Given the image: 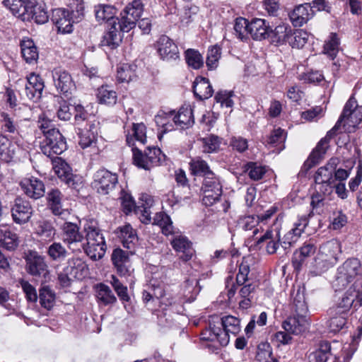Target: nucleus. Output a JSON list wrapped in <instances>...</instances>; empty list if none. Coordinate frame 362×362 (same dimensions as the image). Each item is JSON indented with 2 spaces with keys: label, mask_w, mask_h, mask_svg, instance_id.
<instances>
[{
  "label": "nucleus",
  "mask_w": 362,
  "mask_h": 362,
  "mask_svg": "<svg viewBox=\"0 0 362 362\" xmlns=\"http://www.w3.org/2000/svg\"><path fill=\"white\" fill-rule=\"evenodd\" d=\"M249 24L250 22L244 18H238L235 20L234 31L236 36L241 40H245L247 39V35L249 34Z\"/></svg>",
  "instance_id": "obj_58"
},
{
  "label": "nucleus",
  "mask_w": 362,
  "mask_h": 362,
  "mask_svg": "<svg viewBox=\"0 0 362 362\" xmlns=\"http://www.w3.org/2000/svg\"><path fill=\"white\" fill-rule=\"evenodd\" d=\"M292 28L287 23H281L275 27L274 30L269 29V37L272 43L283 45L288 42Z\"/></svg>",
  "instance_id": "obj_25"
},
{
  "label": "nucleus",
  "mask_w": 362,
  "mask_h": 362,
  "mask_svg": "<svg viewBox=\"0 0 362 362\" xmlns=\"http://www.w3.org/2000/svg\"><path fill=\"white\" fill-rule=\"evenodd\" d=\"M256 362H279L272 353L271 345L268 342H261L257 346Z\"/></svg>",
  "instance_id": "obj_46"
},
{
  "label": "nucleus",
  "mask_w": 362,
  "mask_h": 362,
  "mask_svg": "<svg viewBox=\"0 0 362 362\" xmlns=\"http://www.w3.org/2000/svg\"><path fill=\"white\" fill-rule=\"evenodd\" d=\"M118 236L122 240L123 246L127 249L134 248L138 240L137 235L130 224L117 228Z\"/></svg>",
  "instance_id": "obj_33"
},
{
  "label": "nucleus",
  "mask_w": 362,
  "mask_h": 362,
  "mask_svg": "<svg viewBox=\"0 0 362 362\" xmlns=\"http://www.w3.org/2000/svg\"><path fill=\"white\" fill-rule=\"evenodd\" d=\"M352 281L353 279L337 269L335 279L332 282V287L335 291H341L344 290Z\"/></svg>",
  "instance_id": "obj_64"
},
{
  "label": "nucleus",
  "mask_w": 362,
  "mask_h": 362,
  "mask_svg": "<svg viewBox=\"0 0 362 362\" xmlns=\"http://www.w3.org/2000/svg\"><path fill=\"white\" fill-rule=\"evenodd\" d=\"M335 172V161L331 160L327 165L318 168L315 175L316 187L324 194H329L332 192L336 178L334 177Z\"/></svg>",
  "instance_id": "obj_5"
},
{
  "label": "nucleus",
  "mask_w": 362,
  "mask_h": 362,
  "mask_svg": "<svg viewBox=\"0 0 362 362\" xmlns=\"http://www.w3.org/2000/svg\"><path fill=\"white\" fill-rule=\"evenodd\" d=\"M221 325L223 330L220 327L219 344L225 346L229 343L230 334L235 336L240 332V320L232 315H228L221 318Z\"/></svg>",
  "instance_id": "obj_9"
},
{
  "label": "nucleus",
  "mask_w": 362,
  "mask_h": 362,
  "mask_svg": "<svg viewBox=\"0 0 362 362\" xmlns=\"http://www.w3.org/2000/svg\"><path fill=\"white\" fill-rule=\"evenodd\" d=\"M308 321L306 314L296 313L295 315L288 317L282 325L287 332L293 334H300L308 328Z\"/></svg>",
  "instance_id": "obj_19"
},
{
  "label": "nucleus",
  "mask_w": 362,
  "mask_h": 362,
  "mask_svg": "<svg viewBox=\"0 0 362 362\" xmlns=\"http://www.w3.org/2000/svg\"><path fill=\"white\" fill-rule=\"evenodd\" d=\"M53 80L57 90L68 98L75 89V84L71 75L66 71L55 70L53 72Z\"/></svg>",
  "instance_id": "obj_15"
},
{
  "label": "nucleus",
  "mask_w": 362,
  "mask_h": 362,
  "mask_svg": "<svg viewBox=\"0 0 362 362\" xmlns=\"http://www.w3.org/2000/svg\"><path fill=\"white\" fill-rule=\"evenodd\" d=\"M119 31L116 20H114L109 31L103 36L101 45L107 46L112 49L117 48L122 40V36Z\"/></svg>",
  "instance_id": "obj_30"
},
{
  "label": "nucleus",
  "mask_w": 362,
  "mask_h": 362,
  "mask_svg": "<svg viewBox=\"0 0 362 362\" xmlns=\"http://www.w3.org/2000/svg\"><path fill=\"white\" fill-rule=\"evenodd\" d=\"M204 144V152L213 153L218 151L221 144V139L218 136L211 134L202 139Z\"/></svg>",
  "instance_id": "obj_60"
},
{
  "label": "nucleus",
  "mask_w": 362,
  "mask_h": 362,
  "mask_svg": "<svg viewBox=\"0 0 362 362\" xmlns=\"http://www.w3.org/2000/svg\"><path fill=\"white\" fill-rule=\"evenodd\" d=\"M47 255L52 260L59 262L66 258L68 251L60 243L54 242L48 247Z\"/></svg>",
  "instance_id": "obj_53"
},
{
  "label": "nucleus",
  "mask_w": 362,
  "mask_h": 362,
  "mask_svg": "<svg viewBox=\"0 0 362 362\" xmlns=\"http://www.w3.org/2000/svg\"><path fill=\"white\" fill-rule=\"evenodd\" d=\"M316 250L313 243H305L301 247L297 250L292 258V264L295 269H300L305 259L313 255Z\"/></svg>",
  "instance_id": "obj_32"
},
{
  "label": "nucleus",
  "mask_w": 362,
  "mask_h": 362,
  "mask_svg": "<svg viewBox=\"0 0 362 362\" xmlns=\"http://www.w3.org/2000/svg\"><path fill=\"white\" fill-rule=\"evenodd\" d=\"M173 121L181 129H188L194 124L193 110L189 105L182 106L177 114L173 115Z\"/></svg>",
  "instance_id": "obj_22"
},
{
  "label": "nucleus",
  "mask_w": 362,
  "mask_h": 362,
  "mask_svg": "<svg viewBox=\"0 0 362 362\" xmlns=\"http://www.w3.org/2000/svg\"><path fill=\"white\" fill-rule=\"evenodd\" d=\"M124 10L129 13L130 16L139 21L144 11V4L141 0H134L127 4Z\"/></svg>",
  "instance_id": "obj_63"
},
{
  "label": "nucleus",
  "mask_w": 362,
  "mask_h": 362,
  "mask_svg": "<svg viewBox=\"0 0 362 362\" xmlns=\"http://www.w3.org/2000/svg\"><path fill=\"white\" fill-rule=\"evenodd\" d=\"M158 52L163 60L170 61L179 58L177 46L166 35L160 37L157 42Z\"/></svg>",
  "instance_id": "obj_18"
},
{
  "label": "nucleus",
  "mask_w": 362,
  "mask_h": 362,
  "mask_svg": "<svg viewBox=\"0 0 362 362\" xmlns=\"http://www.w3.org/2000/svg\"><path fill=\"white\" fill-rule=\"evenodd\" d=\"M309 38V34L303 30H292L291 34L288 44L293 48H303L304 45L308 42Z\"/></svg>",
  "instance_id": "obj_54"
},
{
  "label": "nucleus",
  "mask_w": 362,
  "mask_h": 362,
  "mask_svg": "<svg viewBox=\"0 0 362 362\" xmlns=\"http://www.w3.org/2000/svg\"><path fill=\"white\" fill-rule=\"evenodd\" d=\"M270 27L264 19L255 18L249 24V34L255 40H262L269 37Z\"/></svg>",
  "instance_id": "obj_23"
},
{
  "label": "nucleus",
  "mask_w": 362,
  "mask_h": 362,
  "mask_svg": "<svg viewBox=\"0 0 362 362\" xmlns=\"http://www.w3.org/2000/svg\"><path fill=\"white\" fill-rule=\"evenodd\" d=\"M21 47L22 56L28 63H32L37 59V49L33 40H23Z\"/></svg>",
  "instance_id": "obj_49"
},
{
  "label": "nucleus",
  "mask_w": 362,
  "mask_h": 362,
  "mask_svg": "<svg viewBox=\"0 0 362 362\" xmlns=\"http://www.w3.org/2000/svg\"><path fill=\"white\" fill-rule=\"evenodd\" d=\"M185 57L187 65L194 69H199L204 66L203 57L196 49H187L185 52Z\"/></svg>",
  "instance_id": "obj_52"
},
{
  "label": "nucleus",
  "mask_w": 362,
  "mask_h": 362,
  "mask_svg": "<svg viewBox=\"0 0 362 362\" xmlns=\"http://www.w3.org/2000/svg\"><path fill=\"white\" fill-rule=\"evenodd\" d=\"M339 39L336 33H331L329 40L324 46V52L330 58L334 59L339 51Z\"/></svg>",
  "instance_id": "obj_59"
},
{
  "label": "nucleus",
  "mask_w": 362,
  "mask_h": 362,
  "mask_svg": "<svg viewBox=\"0 0 362 362\" xmlns=\"http://www.w3.org/2000/svg\"><path fill=\"white\" fill-rule=\"evenodd\" d=\"M67 264V267L71 269V273L76 279L82 280L89 274L88 265L81 259H69Z\"/></svg>",
  "instance_id": "obj_39"
},
{
  "label": "nucleus",
  "mask_w": 362,
  "mask_h": 362,
  "mask_svg": "<svg viewBox=\"0 0 362 362\" xmlns=\"http://www.w3.org/2000/svg\"><path fill=\"white\" fill-rule=\"evenodd\" d=\"M244 169L250 178L255 181L261 180L266 173L265 168L255 162L247 163Z\"/></svg>",
  "instance_id": "obj_56"
},
{
  "label": "nucleus",
  "mask_w": 362,
  "mask_h": 362,
  "mask_svg": "<svg viewBox=\"0 0 362 362\" xmlns=\"http://www.w3.org/2000/svg\"><path fill=\"white\" fill-rule=\"evenodd\" d=\"M18 142L12 143L8 139L0 133V157L6 162L10 161L19 151Z\"/></svg>",
  "instance_id": "obj_28"
},
{
  "label": "nucleus",
  "mask_w": 362,
  "mask_h": 362,
  "mask_svg": "<svg viewBox=\"0 0 362 362\" xmlns=\"http://www.w3.org/2000/svg\"><path fill=\"white\" fill-rule=\"evenodd\" d=\"M117 182V174L101 169L94 175L93 188L99 194L106 195L115 187Z\"/></svg>",
  "instance_id": "obj_7"
},
{
  "label": "nucleus",
  "mask_w": 362,
  "mask_h": 362,
  "mask_svg": "<svg viewBox=\"0 0 362 362\" xmlns=\"http://www.w3.org/2000/svg\"><path fill=\"white\" fill-rule=\"evenodd\" d=\"M25 269L33 276H44L49 274V267L45 257L37 251L29 250L25 255Z\"/></svg>",
  "instance_id": "obj_6"
},
{
  "label": "nucleus",
  "mask_w": 362,
  "mask_h": 362,
  "mask_svg": "<svg viewBox=\"0 0 362 362\" xmlns=\"http://www.w3.org/2000/svg\"><path fill=\"white\" fill-rule=\"evenodd\" d=\"M40 305L47 310H50L55 300V295L48 286H43L39 292Z\"/></svg>",
  "instance_id": "obj_57"
},
{
  "label": "nucleus",
  "mask_w": 362,
  "mask_h": 362,
  "mask_svg": "<svg viewBox=\"0 0 362 362\" xmlns=\"http://www.w3.org/2000/svg\"><path fill=\"white\" fill-rule=\"evenodd\" d=\"M305 288L304 286H298L297 289L295 290L292 294L293 305L296 313H300V315L307 314L308 308L305 301Z\"/></svg>",
  "instance_id": "obj_37"
},
{
  "label": "nucleus",
  "mask_w": 362,
  "mask_h": 362,
  "mask_svg": "<svg viewBox=\"0 0 362 362\" xmlns=\"http://www.w3.org/2000/svg\"><path fill=\"white\" fill-rule=\"evenodd\" d=\"M338 269L353 280L362 274L361 262L357 258L348 259Z\"/></svg>",
  "instance_id": "obj_41"
},
{
  "label": "nucleus",
  "mask_w": 362,
  "mask_h": 362,
  "mask_svg": "<svg viewBox=\"0 0 362 362\" xmlns=\"http://www.w3.org/2000/svg\"><path fill=\"white\" fill-rule=\"evenodd\" d=\"M63 232L64 242L70 249L76 250L74 246L83 240V235L79 233L78 226L71 222H66L63 227Z\"/></svg>",
  "instance_id": "obj_24"
},
{
  "label": "nucleus",
  "mask_w": 362,
  "mask_h": 362,
  "mask_svg": "<svg viewBox=\"0 0 362 362\" xmlns=\"http://www.w3.org/2000/svg\"><path fill=\"white\" fill-rule=\"evenodd\" d=\"M133 163L146 170L161 164L165 160V155L156 146H148L144 153L138 148H132Z\"/></svg>",
  "instance_id": "obj_2"
},
{
  "label": "nucleus",
  "mask_w": 362,
  "mask_h": 362,
  "mask_svg": "<svg viewBox=\"0 0 362 362\" xmlns=\"http://www.w3.org/2000/svg\"><path fill=\"white\" fill-rule=\"evenodd\" d=\"M63 194L58 189H52L46 197L47 208L54 216L66 220L69 216L70 211L63 208Z\"/></svg>",
  "instance_id": "obj_11"
},
{
  "label": "nucleus",
  "mask_w": 362,
  "mask_h": 362,
  "mask_svg": "<svg viewBox=\"0 0 362 362\" xmlns=\"http://www.w3.org/2000/svg\"><path fill=\"white\" fill-rule=\"evenodd\" d=\"M193 92L196 98L200 100H204L213 95L214 89L208 78L197 77L194 82Z\"/></svg>",
  "instance_id": "obj_26"
},
{
  "label": "nucleus",
  "mask_w": 362,
  "mask_h": 362,
  "mask_svg": "<svg viewBox=\"0 0 362 362\" xmlns=\"http://www.w3.org/2000/svg\"><path fill=\"white\" fill-rule=\"evenodd\" d=\"M0 245L4 249L13 251L18 245L19 240L16 233L11 232L6 226L0 227Z\"/></svg>",
  "instance_id": "obj_31"
},
{
  "label": "nucleus",
  "mask_w": 362,
  "mask_h": 362,
  "mask_svg": "<svg viewBox=\"0 0 362 362\" xmlns=\"http://www.w3.org/2000/svg\"><path fill=\"white\" fill-rule=\"evenodd\" d=\"M356 296V286L351 285L346 291L341 300L339 302L337 306V312L346 313L354 307Z\"/></svg>",
  "instance_id": "obj_44"
},
{
  "label": "nucleus",
  "mask_w": 362,
  "mask_h": 362,
  "mask_svg": "<svg viewBox=\"0 0 362 362\" xmlns=\"http://www.w3.org/2000/svg\"><path fill=\"white\" fill-rule=\"evenodd\" d=\"M33 211L29 202L21 197L15 199L11 207V216L16 223L22 225L28 223L33 215Z\"/></svg>",
  "instance_id": "obj_10"
},
{
  "label": "nucleus",
  "mask_w": 362,
  "mask_h": 362,
  "mask_svg": "<svg viewBox=\"0 0 362 362\" xmlns=\"http://www.w3.org/2000/svg\"><path fill=\"white\" fill-rule=\"evenodd\" d=\"M36 234L43 240H51L54 238L56 230L52 223L48 220H42L37 223Z\"/></svg>",
  "instance_id": "obj_45"
},
{
  "label": "nucleus",
  "mask_w": 362,
  "mask_h": 362,
  "mask_svg": "<svg viewBox=\"0 0 362 362\" xmlns=\"http://www.w3.org/2000/svg\"><path fill=\"white\" fill-rule=\"evenodd\" d=\"M1 127L3 132L11 134L19 133L20 126L14 116L3 112L1 113Z\"/></svg>",
  "instance_id": "obj_43"
},
{
  "label": "nucleus",
  "mask_w": 362,
  "mask_h": 362,
  "mask_svg": "<svg viewBox=\"0 0 362 362\" xmlns=\"http://www.w3.org/2000/svg\"><path fill=\"white\" fill-rule=\"evenodd\" d=\"M311 4H305L296 6L289 13V18L295 27H301L312 18Z\"/></svg>",
  "instance_id": "obj_21"
},
{
  "label": "nucleus",
  "mask_w": 362,
  "mask_h": 362,
  "mask_svg": "<svg viewBox=\"0 0 362 362\" xmlns=\"http://www.w3.org/2000/svg\"><path fill=\"white\" fill-rule=\"evenodd\" d=\"M170 243L176 252L182 253L180 259L183 262L190 260L194 255L195 251L192 247V243L185 236L181 235H176L171 240Z\"/></svg>",
  "instance_id": "obj_20"
},
{
  "label": "nucleus",
  "mask_w": 362,
  "mask_h": 362,
  "mask_svg": "<svg viewBox=\"0 0 362 362\" xmlns=\"http://www.w3.org/2000/svg\"><path fill=\"white\" fill-rule=\"evenodd\" d=\"M69 10L56 8L52 11V21L62 33H70L73 30V23H77Z\"/></svg>",
  "instance_id": "obj_12"
},
{
  "label": "nucleus",
  "mask_w": 362,
  "mask_h": 362,
  "mask_svg": "<svg viewBox=\"0 0 362 362\" xmlns=\"http://www.w3.org/2000/svg\"><path fill=\"white\" fill-rule=\"evenodd\" d=\"M41 143L42 153L49 158L62 153L66 149L65 138L59 129H52Z\"/></svg>",
  "instance_id": "obj_3"
},
{
  "label": "nucleus",
  "mask_w": 362,
  "mask_h": 362,
  "mask_svg": "<svg viewBox=\"0 0 362 362\" xmlns=\"http://www.w3.org/2000/svg\"><path fill=\"white\" fill-rule=\"evenodd\" d=\"M20 186L23 192L30 198L38 199L44 196L45 192V186L44 182L35 177L24 178L21 182Z\"/></svg>",
  "instance_id": "obj_16"
},
{
  "label": "nucleus",
  "mask_w": 362,
  "mask_h": 362,
  "mask_svg": "<svg viewBox=\"0 0 362 362\" xmlns=\"http://www.w3.org/2000/svg\"><path fill=\"white\" fill-rule=\"evenodd\" d=\"M45 88L42 78L35 74H30L25 81V93L26 96L34 102L38 101Z\"/></svg>",
  "instance_id": "obj_14"
},
{
  "label": "nucleus",
  "mask_w": 362,
  "mask_h": 362,
  "mask_svg": "<svg viewBox=\"0 0 362 362\" xmlns=\"http://www.w3.org/2000/svg\"><path fill=\"white\" fill-rule=\"evenodd\" d=\"M117 25L120 32L128 33L135 28L138 21L132 16H130L124 10L120 13V18H115Z\"/></svg>",
  "instance_id": "obj_51"
},
{
  "label": "nucleus",
  "mask_w": 362,
  "mask_h": 362,
  "mask_svg": "<svg viewBox=\"0 0 362 362\" xmlns=\"http://www.w3.org/2000/svg\"><path fill=\"white\" fill-rule=\"evenodd\" d=\"M329 142L327 139L322 138L317 144L316 147L311 152L308 158L305 161L299 173L300 175H305L307 172L319 163L328 148Z\"/></svg>",
  "instance_id": "obj_17"
},
{
  "label": "nucleus",
  "mask_w": 362,
  "mask_h": 362,
  "mask_svg": "<svg viewBox=\"0 0 362 362\" xmlns=\"http://www.w3.org/2000/svg\"><path fill=\"white\" fill-rule=\"evenodd\" d=\"M95 20L101 24L104 22H109L110 25L115 19V7L107 4H99L94 8Z\"/></svg>",
  "instance_id": "obj_34"
},
{
  "label": "nucleus",
  "mask_w": 362,
  "mask_h": 362,
  "mask_svg": "<svg viewBox=\"0 0 362 362\" xmlns=\"http://www.w3.org/2000/svg\"><path fill=\"white\" fill-rule=\"evenodd\" d=\"M28 12L24 15V21L33 20L37 24H44L49 20L45 4L40 1H28Z\"/></svg>",
  "instance_id": "obj_13"
},
{
  "label": "nucleus",
  "mask_w": 362,
  "mask_h": 362,
  "mask_svg": "<svg viewBox=\"0 0 362 362\" xmlns=\"http://www.w3.org/2000/svg\"><path fill=\"white\" fill-rule=\"evenodd\" d=\"M250 271V264L245 259L243 258L242 262L239 265L238 273L236 275V282L232 285L231 288L228 291V297L229 299L232 298L235 296L238 286L244 285L249 281L248 274Z\"/></svg>",
  "instance_id": "obj_29"
},
{
  "label": "nucleus",
  "mask_w": 362,
  "mask_h": 362,
  "mask_svg": "<svg viewBox=\"0 0 362 362\" xmlns=\"http://www.w3.org/2000/svg\"><path fill=\"white\" fill-rule=\"evenodd\" d=\"M280 237L279 233L274 236L272 230H268L266 233L257 240V245H260L266 242V250L268 254H274L279 247Z\"/></svg>",
  "instance_id": "obj_38"
},
{
  "label": "nucleus",
  "mask_w": 362,
  "mask_h": 362,
  "mask_svg": "<svg viewBox=\"0 0 362 362\" xmlns=\"http://www.w3.org/2000/svg\"><path fill=\"white\" fill-rule=\"evenodd\" d=\"M344 125L355 127L362 121V106H358L354 97L346 103L343 112L339 118Z\"/></svg>",
  "instance_id": "obj_8"
},
{
  "label": "nucleus",
  "mask_w": 362,
  "mask_h": 362,
  "mask_svg": "<svg viewBox=\"0 0 362 362\" xmlns=\"http://www.w3.org/2000/svg\"><path fill=\"white\" fill-rule=\"evenodd\" d=\"M189 167L192 174L202 176L204 178L212 176L214 174L208 163L200 158L192 159L189 163Z\"/></svg>",
  "instance_id": "obj_40"
},
{
  "label": "nucleus",
  "mask_w": 362,
  "mask_h": 362,
  "mask_svg": "<svg viewBox=\"0 0 362 362\" xmlns=\"http://www.w3.org/2000/svg\"><path fill=\"white\" fill-rule=\"evenodd\" d=\"M96 98L100 104L113 105L117 102V93L108 86H102L98 89Z\"/></svg>",
  "instance_id": "obj_47"
},
{
  "label": "nucleus",
  "mask_w": 362,
  "mask_h": 362,
  "mask_svg": "<svg viewBox=\"0 0 362 362\" xmlns=\"http://www.w3.org/2000/svg\"><path fill=\"white\" fill-rule=\"evenodd\" d=\"M340 315L334 316L328 322L329 331L334 333L339 332L346 324V314L339 313Z\"/></svg>",
  "instance_id": "obj_61"
},
{
  "label": "nucleus",
  "mask_w": 362,
  "mask_h": 362,
  "mask_svg": "<svg viewBox=\"0 0 362 362\" xmlns=\"http://www.w3.org/2000/svg\"><path fill=\"white\" fill-rule=\"evenodd\" d=\"M201 191L204 205L211 206L216 203L222 194V185L219 177L214 173L212 176L204 178Z\"/></svg>",
  "instance_id": "obj_4"
},
{
  "label": "nucleus",
  "mask_w": 362,
  "mask_h": 362,
  "mask_svg": "<svg viewBox=\"0 0 362 362\" xmlns=\"http://www.w3.org/2000/svg\"><path fill=\"white\" fill-rule=\"evenodd\" d=\"M330 356L331 345L325 341L320 344L318 349L309 355V360L310 362H327Z\"/></svg>",
  "instance_id": "obj_48"
},
{
  "label": "nucleus",
  "mask_w": 362,
  "mask_h": 362,
  "mask_svg": "<svg viewBox=\"0 0 362 362\" xmlns=\"http://www.w3.org/2000/svg\"><path fill=\"white\" fill-rule=\"evenodd\" d=\"M153 224L158 226L165 235L175 233L174 226L170 217L165 212L156 213L153 218Z\"/></svg>",
  "instance_id": "obj_42"
},
{
  "label": "nucleus",
  "mask_w": 362,
  "mask_h": 362,
  "mask_svg": "<svg viewBox=\"0 0 362 362\" xmlns=\"http://www.w3.org/2000/svg\"><path fill=\"white\" fill-rule=\"evenodd\" d=\"M221 57V48L217 45L213 46L208 50L206 66L209 69H215Z\"/></svg>",
  "instance_id": "obj_62"
},
{
  "label": "nucleus",
  "mask_w": 362,
  "mask_h": 362,
  "mask_svg": "<svg viewBox=\"0 0 362 362\" xmlns=\"http://www.w3.org/2000/svg\"><path fill=\"white\" fill-rule=\"evenodd\" d=\"M341 252V244L336 239H332L321 245L319 253L315 259L316 274H321L335 265Z\"/></svg>",
  "instance_id": "obj_1"
},
{
  "label": "nucleus",
  "mask_w": 362,
  "mask_h": 362,
  "mask_svg": "<svg viewBox=\"0 0 362 362\" xmlns=\"http://www.w3.org/2000/svg\"><path fill=\"white\" fill-rule=\"evenodd\" d=\"M96 288V298L104 305L112 304L116 302L117 298L109 286L103 284H98Z\"/></svg>",
  "instance_id": "obj_50"
},
{
  "label": "nucleus",
  "mask_w": 362,
  "mask_h": 362,
  "mask_svg": "<svg viewBox=\"0 0 362 362\" xmlns=\"http://www.w3.org/2000/svg\"><path fill=\"white\" fill-rule=\"evenodd\" d=\"M135 66L129 65L127 64H122L117 68V79L120 83H129L135 77Z\"/></svg>",
  "instance_id": "obj_55"
},
{
  "label": "nucleus",
  "mask_w": 362,
  "mask_h": 362,
  "mask_svg": "<svg viewBox=\"0 0 362 362\" xmlns=\"http://www.w3.org/2000/svg\"><path fill=\"white\" fill-rule=\"evenodd\" d=\"M53 168L59 177L69 185L74 186L73 175L69 173L70 168L64 160L59 157H56L53 162Z\"/></svg>",
  "instance_id": "obj_35"
},
{
  "label": "nucleus",
  "mask_w": 362,
  "mask_h": 362,
  "mask_svg": "<svg viewBox=\"0 0 362 362\" xmlns=\"http://www.w3.org/2000/svg\"><path fill=\"white\" fill-rule=\"evenodd\" d=\"M106 249L107 246L103 234L92 228V260L102 259Z\"/></svg>",
  "instance_id": "obj_27"
},
{
  "label": "nucleus",
  "mask_w": 362,
  "mask_h": 362,
  "mask_svg": "<svg viewBox=\"0 0 362 362\" xmlns=\"http://www.w3.org/2000/svg\"><path fill=\"white\" fill-rule=\"evenodd\" d=\"M4 6L8 8L16 17L24 21V15L28 12V1L25 0H4Z\"/></svg>",
  "instance_id": "obj_36"
}]
</instances>
